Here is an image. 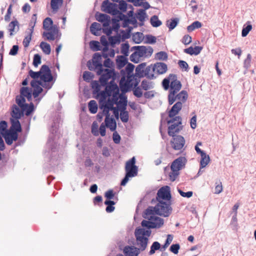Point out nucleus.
<instances>
[{"instance_id": "obj_1", "label": "nucleus", "mask_w": 256, "mask_h": 256, "mask_svg": "<svg viewBox=\"0 0 256 256\" xmlns=\"http://www.w3.org/2000/svg\"><path fill=\"white\" fill-rule=\"evenodd\" d=\"M100 53H95L92 60H89L87 63V66L90 70L95 71L98 76H100L99 81L102 86H105L108 82L114 75V70L104 68L102 64V58Z\"/></svg>"}, {"instance_id": "obj_2", "label": "nucleus", "mask_w": 256, "mask_h": 256, "mask_svg": "<svg viewBox=\"0 0 256 256\" xmlns=\"http://www.w3.org/2000/svg\"><path fill=\"white\" fill-rule=\"evenodd\" d=\"M98 96H100V106L104 104L108 103L106 99L112 96L110 101H114L116 104L120 108H124L127 105L126 98L120 94V90L116 84L112 81L110 84L106 87L105 90L99 92Z\"/></svg>"}, {"instance_id": "obj_3", "label": "nucleus", "mask_w": 256, "mask_h": 256, "mask_svg": "<svg viewBox=\"0 0 256 256\" xmlns=\"http://www.w3.org/2000/svg\"><path fill=\"white\" fill-rule=\"evenodd\" d=\"M134 68V64L129 63L124 70H122V76L120 82V86L122 92H127L132 88L136 87L139 82L133 72Z\"/></svg>"}, {"instance_id": "obj_4", "label": "nucleus", "mask_w": 256, "mask_h": 256, "mask_svg": "<svg viewBox=\"0 0 256 256\" xmlns=\"http://www.w3.org/2000/svg\"><path fill=\"white\" fill-rule=\"evenodd\" d=\"M162 84L165 90L170 88L168 95V102L170 105L174 102V94L178 92L182 88V84L177 79L176 76L174 74H170L167 78L163 80Z\"/></svg>"}, {"instance_id": "obj_5", "label": "nucleus", "mask_w": 256, "mask_h": 256, "mask_svg": "<svg viewBox=\"0 0 256 256\" xmlns=\"http://www.w3.org/2000/svg\"><path fill=\"white\" fill-rule=\"evenodd\" d=\"M43 28L46 30L42 33V36L48 41L60 39V34H59L58 28L53 24L52 20L46 17L43 22Z\"/></svg>"}, {"instance_id": "obj_6", "label": "nucleus", "mask_w": 256, "mask_h": 256, "mask_svg": "<svg viewBox=\"0 0 256 256\" xmlns=\"http://www.w3.org/2000/svg\"><path fill=\"white\" fill-rule=\"evenodd\" d=\"M156 214L152 212H148V209H146L143 217L148 220H143L141 224L143 227H146L148 228H160L164 224V220L158 216Z\"/></svg>"}, {"instance_id": "obj_7", "label": "nucleus", "mask_w": 256, "mask_h": 256, "mask_svg": "<svg viewBox=\"0 0 256 256\" xmlns=\"http://www.w3.org/2000/svg\"><path fill=\"white\" fill-rule=\"evenodd\" d=\"M112 20V28L110 26V17H96V20L102 23L103 26V32L107 36H110L112 30L117 31L120 28L118 22L120 20H126V18L128 17H115Z\"/></svg>"}, {"instance_id": "obj_8", "label": "nucleus", "mask_w": 256, "mask_h": 256, "mask_svg": "<svg viewBox=\"0 0 256 256\" xmlns=\"http://www.w3.org/2000/svg\"><path fill=\"white\" fill-rule=\"evenodd\" d=\"M155 206H149L148 212H152L156 214L164 217L168 216L172 212L170 202H158Z\"/></svg>"}, {"instance_id": "obj_9", "label": "nucleus", "mask_w": 256, "mask_h": 256, "mask_svg": "<svg viewBox=\"0 0 256 256\" xmlns=\"http://www.w3.org/2000/svg\"><path fill=\"white\" fill-rule=\"evenodd\" d=\"M40 80L42 84V86L47 90L50 89L54 81L49 67L46 65L42 66L40 70Z\"/></svg>"}, {"instance_id": "obj_10", "label": "nucleus", "mask_w": 256, "mask_h": 256, "mask_svg": "<svg viewBox=\"0 0 256 256\" xmlns=\"http://www.w3.org/2000/svg\"><path fill=\"white\" fill-rule=\"evenodd\" d=\"M136 159L134 157L126 162L125 170L126 174L125 177L121 182V186H125L129 180V178L134 177L137 175L138 168L135 164Z\"/></svg>"}, {"instance_id": "obj_11", "label": "nucleus", "mask_w": 256, "mask_h": 256, "mask_svg": "<svg viewBox=\"0 0 256 256\" xmlns=\"http://www.w3.org/2000/svg\"><path fill=\"white\" fill-rule=\"evenodd\" d=\"M167 122L168 124V133L170 136L174 137L176 134L178 133L182 129L180 116H175L168 120Z\"/></svg>"}, {"instance_id": "obj_12", "label": "nucleus", "mask_w": 256, "mask_h": 256, "mask_svg": "<svg viewBox=\"0 0 256 256\" xmlns=\"http://www.w3.org/2000/svg\"><path fill=\"white\" fill-rule=\"evenodd\" d=\"M102 10L112 16H126L118 10V4L110 2L108 0H104L102 4Z\"/></svg>"}, {"instance_id": "obj_13", "label": "nucleus", "mask_w": 256, "mask_h": 256, "mask_svg": "<svg viewBox=\"0 0 256 256\" xmlns=\"http://www.w3.org/2000/svg\"><path fill=\"white\" fill-rule=\"evenodd\" d=\"M114 104H116L114 101H110V99L109 98L108 100V103L102 104L100 106V109L103 110V112L104 114L110 116V110H113L114 114L115 116L118 118V110H121L122 109L118 108L117 105L116 107H114Z\"/></svg>"}, {"instance_id": "obj_14", "label": "nucleus", "mask_w": 256, "mask_h": 256, "mask_svg": "<svg viewBox=\"0 0 256 256\" xmlns=\"http://www.w3.org/2000/svg\"><path fill=\"white\" fill-rule=\"evenodd\" d=\"M170 199L171 194L168 186L162 187L158 190L156 196L158 202H170Z\"/></svg>"}, {"instance_id": "obj_15", "label": "nucleus", "mask_w": 256, "mask_h": 256, "mask_svg": "<svg viewBox=\"0 0 256 256\" xmlns=\"http://www.w3.org/2000/svg\"><path fill=\"white\" fill-rule=\"evenodd\" d=\"M6 142L8 145H11L14 141H16L18 138V134L16 132H14L12 130H8L4 133H2Z\"/></svg>"}, {"instance_id": "obj_16", "label": "nucleus", "mask_w": 256, "mask_h": 256, "mask_svg": "<svg viewBox=\"0 0 256 256\" xmlns=\"http://www.w3.org/2000/svg\"><path fill=\"white\" fill-rule=\"evenodd\" d=\"M134 48L141 58L150 57L153 52V49L150 46H137Z\"/></svg>"}, {"instance_id": "obj_17", "label": "nucleus", "mask_w": 256, "mask_h": 256, "mask_svg": "<svg viewBox=\"0 0 256 256\" xmlns=\"http://www.w3.org/2000/svg\"><path fill=\"white\" fill-rule=\"evenodd\" d=\"M184 139L181 136H174L171 140L172 146L176 150H181L184 147Z\"/></svg>"}, {"instance_id": "obj_18", "label": "nucleus", "mask_w": 256, "mask_h": 256, "mask_svg": "<svg viewBox=\"0 0 256 256\" xmlns=\"http://www.w3.org/2000/svg\"><path fill=\"white\" fill-rule=\"evenodd\" d=\"M186 162V160L184 157L180 156L172 163L170 169H176L180 171L184 166Z\"/></svg>"}, {"instance_id": "obj_19", "label": "nucleus", "mask_w": 256, "mask_h": 256, "mask_svg": "<svg viewBox=\"0 0 256 256\" xmlns=\"http://www.w3.org/2000/svg\"><path fill=\"white\" fill-rule=\"evenodd\" d=\"M42 83L40 82L37 81L35 80H33L30 82V85L33 88L32 95L34 98H37L39 94L43 91V89L40 86H42Z\"/></svg>"}, {"instance_id": "obj_20", "label": "nucleus", "mask_w": 256, "mask_h": 256, "mask_svg": "<svg viewBox=\"0 0 256 256\" xmlns=\"http://www.w3.org/2000/svg\"><path fill=\"white\" fill-rule=\"evenodd\" d=\"M182 108V102H177L171 108L168 112V117L170 118H174L179 113Z\"/></svg>"}, {"instance_id": "obj_21", "label": "nucleus", "mask_w": 256, "mask_h": 256, "mask_svg": "<svg viewBox=\"0 0 256 256\" xmlns=\"http://www.w3.org/2000/svg\"><path fill=\"white\" fill-rule=\"evenodd\" d=\"M138 246L139 247V250L143 251L146 250L147 247L148 238L146 237H144L138 234L135 233Z\"/></svg>"}, {"instance_id": "obj_22", "label": "nucleus", "mask_w": 256, "mask_h": 256, "mask_svg": "<svg viewBox=\"0 0 256 256\" xmlns=\"http://www.w3.org/2000/svg\"><path fill=\"white\" fill-rule=\"evenodd\" d=\"M156 76L166 72L168 70L167 65L163 62H156L154 64Z\"/></svg>"}, {"instance_id": "obj_23", "label": "nucleus", "mask_w": 256, "mask_h": 256, "mask_svg": "<svg viewBox=\"0 0 256 256\" xmlns=\"http://www.w3.org/2000/svg\"><path fill=\"white\" fill-rule=\"evenodd\" d=\"M146 63L144 62L138 64L136 68V78H142L146 76Z\"/></svg>"}, {"instance_id": "obj_24", "label": "nucleus", "mask_w": 256, "mask_h": 256, "mask_svg": "<svg viewBox=\"0 0 256 256\" xmlns=\"http://www.w3.org/2000/svg\"><path fill=\"white\" fill-rule=\"evenodd\" d=\"M105 124L111 131H114L116 128V120L112 118H110V115L105 114Z\"/></svg>"}, {"instance_id": "obj_25", "label": "nucleus", "mask_w": 256, "mask_h": 256, "mask_svg": "<svg viewBox=\"0 0 256 256\" xmlns=\"http://www.w3.org/2000/svg\"><path fill=\"white\" fill-rule=\"evenodd\" d=\"M188 98V94L186 90H182L176 95L174 94V102L177 100L178 102H182V104L186 101Z\"/></svg>"}, {"instance_id": "obj_26", "label": "nucleus", "mask_w": 256, "mask_h": 256, "mask_svg": "<svg viewBox=\"0 0 256 256\" xmlns=\"http://www.w3.org/2000/svg\"><path fill=\"white\" fill-rule=\"evenodd\" d=\"M19 118H11L10 122L12 126L10 130L14 132H16V133L22 132V127L20 124L18 120Z\"/></svg>"}, {"instance_id": "obj_27", "label": "nucleus", "mask_w": 256, "mask_h": 256, "mask_svg": "<svg viewBox=\"0 0 256 256\" xmlns=\"http://www.w3.org/2000/svg\"><path fill=\"white\" fill-rule=\"evenodd\" d=\"M145 76L151 80L157 77L154 70V64H150V66H146Z\"/></svg>"}, {"instance_id": "obj_28", "label": "nucleus", "mask_w": 256, "mask_h": 256, "mask_svg": "<svg viewBox=\"0 0 256 256\" xmlns=\"http://www.w3.org/2000/svg\"><path fill=\"white\" fill-rule=\"evenodd\" d=\"M202 46H196L194 48L190 46L184 50V52L190 55H198L202 51Z\"/></svg>"}, {"instance_id": "obj_29", "label": "nucleus", "mask_w": 256, "mask_h": 256, "mask_svg": "<svg viewBox=\"0 0 256 256\" xmlns=\"http://www.w3.org/2000/svg\"><path fill=\"white\" fill-rule=\"evenodd\" d=\"M201 158L200 161V170L202 168H205L210 162V158L208 155H207L206 153L204 152L200 154ZM200 172L199 171L198 173Z\"/></svg>"}, {"instance_id": "obj_30", "label": "nucleus", "mask_w": 256, "mask_h": 256, "mask_svg": "<svg viewBox=\"0 0 256 256\" xmlns=\"http://www.w3.org/2000/svg\"><path fill=\"white\" fill-rule=\"evenodd\" d=\"M32 88L28 87H22L20 90V95L24 98H26L28 101L32 100Z\"/></svg>"}, {"instance_id": "obj_31", "label": "nucleus", "mask_w": 256, "mask_h": 256, "mask_svg": "<svg viewBox=\"0 0 256 256\" xmlns=\"http://www.w3.org/2000/svg\"><path fill=\"white\" fill-rule=\"evenodd\" d=\"M124 252L126 256H137L138 253L134 246H126L124 249Z\"/></svg>"}, {"instance_id": "obj_32", "label": "nucleus", "mask_w": 256, "mask_h": 256, "mask_svg": "<svg viewBox=\"0 0 256 256\" xmlns=\"http://www.w3.org/2000/svg\"><path fill=\"white\" fill-rule=\"evenodd\" d=\"M19 30L18 22L16 20L11 22L8 25V30L10 32V35L12 36L14 34L18 32Z\"/></svg>"}, {"instance_id": "obj_33", "label": "nucleus", "mask_w": 256, "mask_h": 256, "mask_svg": "<svg viewBox=\"0 0 256 256\" xmlns=\"http://www.w3.org/2000/svg\"><path fill=\"white\" fill-rule=\"evenodd\" d=\"M102 29L103 30V28H102L101 24L98 22L92 23L90 27V30L92 34L95 36L100 34V32Z\"/></svg>"}, {"instance_id": "obj_34", "label": "nucleus", "mask_w": 256, "mask_h": 256, "mask_svg": "<svg viewBox=\"0 0 256 256\" xmlns=\"http://www.w3.org/2000/svg\"><path fill=\"white\" fill-rule=\"evenodd\" d=\"M179 22V19L177 18H170L166 22V26L168 28L169 30H172L176 28Z\"/></svg>"}, {"instance_id": "obj_35", "label": "nucleus", "mask_w": 256, "mask_h": 256, "mask_svg": "<svg viewBox=\"0 0 256 256\" xmlns=\"http://www.w3.org/2000/svg\"><path fill=\"white\" fill-rule=\"evenodd\" d=\"M34 109V105L32 102L30 103V104H25L24 108H22V110L25 112V114L26 116H30L33 112Z\"/></svg>"}, {"instance_id": "obj_36", "label": "nucleus", "mask_w": 256, "mask_h": 256, "mask_svg": "<svg viewBox=\"0 0 256 256\" xmlns=\"http://www.w3.org/2000/svg\"><path fill=\"white\" fill-rule=\"evenodd\" d=\"M12 118H20L22 116V112L16 105H14L12 107Z\"/></svg>"}, {"instance_id": "obj_37", "label": "nucleus", "mask_w": 256, "mask_h": 256, "mask_svg": "<svg viewBox=\"0 0 256 256\" xmlns=\"http://www.w3.org/2000/svg\"><path fill=\"white\" fill-rule=\"evenodd\" d=\"M118 108H120L118 107ZM122 110L120 112V118L121 120L123 122H127L128 121L129 115L127 111H126V106L124 108H121Z\"/></svg>"}, {"instance_id": "obj_38", "label": "nucleus", "mask_w": 256, "mask_h": 256, "mask_svg": "<svg viewBox=\"0 0 256 256\" xmlns=\"http://www.w3.org/2000/svg\"><path fill=\"white\" fill-rule=\"evenodd\" d=\"M144 38V34L140 32L134 33L132 36V39L136 44L140 43Z\"/></svg>"}, {"instance_id": "obj_39", "label": "nucleus", "mask_w": 256, "mask_h": 256, "mask_svg": "<svg viewBox=\"0 0 256 256\" xmlns=\"http://www.w3.org/2000/svg\"><path fill=\"white\" fill-rule=\"evenodd\" d=\"M252 29V25L250 24V22H247L246 23L244 24L242 32V36L243 37L246 36L249 32Z\"/></svg>"}, {"instance_id": "obj_40", "label": "nucleus", "mask_w": 256, "mask_h": 256, "mask_svg": "<svg viewBox=\"0 0 256 256\" xmlns=\"http://www.w3.org/2000/svg\"><path fill=\"white\" fill-rule=\"evenodd\" d=\"M63 0H51L50 6L52 11L54 12H57Z\"/></svg>"}, {"instance_id": "obj_41", "label": "nucleus", "mask_w": 256, "mask_h": 256, "mask_svg": "<svg viewBox=\"0 0 256 256\" xmlns=\"http://www.w3.org/2000/svg\"><path fill=\"white\" fill-rule=\"evenodd\" d=\"M115 54L114 50L113 49L108 50V48H104L102 49V56L104 58L108 57H114Z\"/></svg>"}, {"instance_id": "obj_42", "label": "nucleus", "mask_w": 256, "mask_h": 256, "mask_svg": "<svg viewBox=\"0 0 256 256\" xmlns=\"http://www.w3.org/2000/svg\"><path fill=\"white\" fill-rule=\"evenodd\" d=\"M89 111L92 114H96L98 110V104L94 100H91L88 104Z\"/></svg>"}, {"instance_id": "obj_43", "label": "nucleus", "mask_w": 256, "mask_h": 256, "mask_svg": "<svg viewBox=\"0 0 256 256\" xmlns=\"http://www.w3.org/2000/svg\"><path fill=\"white\" fill-rule=\"evenodd\" d=\"M40 47L42 48V52L46 54H50L51 52V48L50 44L42 42L40 44Z\"/></svg>"}, {"instance_id": "obj_44", "label": "nucleus", "mask_w": 256, "mask_h": 256, "mask_svg": "<svg viewBox=\"0 0 256 256\" xmlns=\"http://www.w3.org/2000/svg\"><path fill=\"white\" fill-rule=\"evenodd\" d=\"M116 202L112 200H106L104 202V204L107 206L106 210L107 212H112L114 210L115 208L113 206Z\"/></svg>"}, {"instance_id": "obj_45", "label": "nucleus", "mask_w": 256, "mask_h": 256, "mask_svg": "<svg viewBox=\"0 0 256 256\" xmlns=\"http://www.w3.org/2000/svg\"><path fill=\"white\" fill-rule=\"evenodd\" d=\"M201 26V23L198 21H196L187 27V30L188 32H192L196 28H200Z\"/></svg>"}, {"instance_id": "obj_46", "label": "nucleus", "mask_w": 256, "mask_h": 256, "mask_svg": "<svg viewBox=\"0 0 256 256\" xmlns=\"http://www.w3.org/2000/svg\"><path fill=\"white\" fill-rule=\"evenodd\" d=\"M135 233L138 234V235H140L144 237V236H147L148 237L150 236L151 234V231L150 230H146L144 228H138L136 229L135 231Z\"/></svg>"}, {"instance_id": "obj_47", "label": "nucleus", "mask_w": 256, "mask_h": 256, "mask_svg": "<svg viewBox=\"0 0 256 256\" xmlns=\"http://www.w3.org/2000/svg\"><path fill=\"white\" fill-rule=\"evenodd\" d=\"M180 172L178 170L171 169V172L169 174V178L172 182H174L178 176L179 175Z\"/></svg>"}, {"instance_id": "obj_48", "label": "nucleus", "mask_w": 256, "mask_h": 256, "mask_svg": "<svg viewBox=\"0 0 256 256\" xmlns=\"http://www.w3.org/2000/svg\"><path fill=\"white\" fill-rule=\"evenodd\" d=\"M16 104L21 108H24V105L26 104L25 103L26 100L24 98L20 95L16 96Z\"/></svg>"}, {"instance_id": "obj_49", "label": "nucleus", "mask_w": 256, "mask_h": 256, "mask_svg": "<svg viewBox=\"0 0 256 256\" xmlns=\"http://www.w3.org/2000/svg\"><path fill=\"white\" fill-rule=\"evenodd\" d=\"M160 248V244L158 242H154L150 247V250L149 252V254L152 255L154 254L156 250H159Z\"/></svg>"}, {"instance_id": "obj_50", "label": "nucleus", "mask_w": 256, "mask_h": 256, "mask_svg": "<svg viewBox=\"0 0 256 256\" xmlns=\"http://www.w3.org/2000/svg\"><path fill=\"white\" fill-rule=\"evenodd\" d=\"M119 3L118 5V9H119L121 12H124L126 11L128 4L126 2L123 0H121L118 2Z\"/></svg>"}, {"instance_id": "obj_51", "label": "nucleus", "mask_w": 256, "mask_h": 256, "mask_svg": "<svg viewBox=\"0 0 256 256\" xmlns=\"http://www.w3.org/2000/svg\"><path fill=\"white\" fill-rule=\"evenodd\" d=\"M139 54L137 52V50L133 52L130 56V60L135 63H138L140 60L141 58L140 56H139Z\"/></svg>"}, {"instance_id": "obj_52", "label": "nucleus", "mask_w": 256, "mask_h": 256, "mask_svg": "<svg viewBox=\"0 0 256 256\" xmlns=\"http://www.w3.org/2000/svg\"><path fill=\"white\" fill-rule=\"evenodd\" d=\"M92 88L94 90V93L97 94L100 92V85L98 81L94 80L92 82Z\"/></svg>"}, {"instance_id": "obj_53", "label": "nucleus", "mask_w": 256, "mask_h": 256, "mask_svg": "<svg viewBox=\"0 0 256 256\" xmlns=\"http://www.w3.org/2000/svg\"><path fill=\"white\" fill-rule=\"evenodd\" d=\"M150 22L151 24L154 27H158L162 24V22L158 20V17H151Z\"/></svg>"}, {"instance_id": "obj_54", "label": "nucleus", "mask_w": 256, "mask_h": 256, "mask_svg": "<svg viewBox=\"0 0 256 256\" xmlns=\"http://www.w3.org/2000/svg\"><path fill=\"white\" fill-rule=\"evenodd\" d=\"M90 46L92 50L94 51L100 50V43L98 41L92 40L90 43Z\"/></svg>"}, {"instance_id": "obj_55", "label": "nucleus", "mask_w": 256, "mask_h": 256, "mask_svg": "<svg viewBox=\"0 0 256 256\" xmlns=\"http://www.w3.org/2000/svg\"><path fill=\"white\" fill-rule=\"evenodd\" d=\"M156 58L158 60H166L168 58L167 54L164 52H160L156 54Z\"/></svg>"}, {"instance_id": "obj_56", "label": "nucleus", "mask_w": 256, "mask_h": 256, "mask_svg": "<svg viewBox=\"0 0 256 256\" xmlns=\"http://www.w3.org/2000/svg\"><path fill=\"white\" fill-rule=\"evenodd\" d=\"M129 47L128 44H122L121 46V53L126 56H128V55Z\"/></svg>"}, {"instance_id": "obj_57", "label": "nucleus", "mask_w": 256, "mask_h": 256, "mask_svg": "<svg viewBox=\"0 0 256 256\" xmlns=\"http://www.w3.org/2000/svg\"><path fill=\"white\" fill-rule=\"evenodd\" d=\"M141 87L145 90H147L152 88V84L146 80H144L141 83Z\"/></svg>"}, {"instance_id": "obj_58", "label": "nucleus", "mask_w": 256, "mask_h": 256, "mask_svg": "<svg viewBox=\"0 0 256 256\" xmlns=\"http://www.w3.org/2000/svg\"><path fill=\"white\" fill-rule=\"evenodd\" d=\"M106 60L104 62L103 67L104 66L106 68H108L112 70V68L114 66V63L109 58H106ZM112 70H114L112 69Z\"/></svg>"}, {"instance_id": "obj_59", "label": "nucleus", "mask_w": 256, "mask_h": 256, "mask_svg": "<svg viewBox=\"0 0 256 256\" xmlns=\"http://www.w3.org/2000/svg\"><path fill=\"white\" fill-rule=\"evenodd\" d=\"M251 60H252V56L250 54H248L247 55L246 59L244 60V67L248 70L250 66V64H251Z\"/></svg>"}, {"instance_id": "obj_60", "label": "nucleus", "mask_w": 256, "mask_h": 256, "mask_svg": "<svg viewBox=\"0 0 256 256\" xmlns=\"http://www.w3.org/2000/svg\"><path fill=\"white\" fill-rule=\"evenodd\" d=\"M136 4H134L135 6H142V7L144 8V10H147L150 7V4L147 2H140V1H138V2H136Z\"/></svg>"}, {"instance_id": "obj_61", "label": "nucleus", "mask_w": 256, "mask_h": 256, "mask_svg": "<svg viewBox=\"0 0 256 256\" xmlns=\"http://www.w3.org/2000/svg\"><path fill=\"white\" fill-rule=\"evenodd\" d=\"M156 38L152 35L148 34L146 36V42L148 44H153L156 42Z\"/></svg>"}, {"instance_id": "obj_62", "label": "nucleus", "mask_w": 256, "mask_h": 256, "mask_svg": "<svg viewBox=\"0 0 256 256\" xmlns=\"http://www.w3.org/2000/svg\"><path fill=\"white\" fill-rule=\"evenodd\" d=\"M82 77L84 80L89 82L93 78L94 74L90 72L86 71L84 72Z\"/></svg>"}, {"instance_id": "obj_63", "label": "nucleus", "mask_w": 256, "mask_h": 256, "mask_svg": "<svg viewBox=\"0 0 256 256\" xmlns=\"http://www.w3.org/2000/svg\"><path fill=\"white\" fill-rule=\"evenodd\" d=\"M92 132L95 136H98L99 134L98 124L96 122H94L92 124Z\"/></svg>"}, {"instance_id": "obj_64", "label": "nucleus", "mask_w": 256, "mask_h": 256, "mask_svg": "<svg viewBox=\"0 0 256 256\" xmlns=\"http://www.w3.org/2000/svg\"><path fill=\"white\" fill-rule=\"evenodd\" d=\"M41 63V57L38 54H36L34 55L33 60V65L34 66H38V64Z\"/></svg>"}]
</instances>
